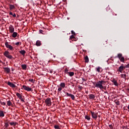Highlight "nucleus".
<instances>
[{
    "mask_svg": "<svg viewBox=\"0 0 129 129\" xmlns=\"http://www.w3.org/2000/svg\"><path fill=\"white\" fill-rule=\"evenodd\" d=\"M9 31L10 33H14V32L15 31V28H14V27L12 26V25H10L9 26Z\"/></svg>",
    "mask_w": 129,
    "mask_h": 129,
    "instance_id": "obj_9",
    "label": "nucleus"
},
{
    "mask_svg": "<svg viewBox=\"0 0 129 129\" xmlns=\"http://www.w3.org/2000/svg\"><path fill=\"white\" fill-rule=\"evenodd\" d=\"M29 81H31V82H33V79H29Z\"/></svg>",
    "mask_w": 129,
    "mask_h": 129,
    "instance_id": "obj_42",
    "label": "nucleus"
},
{
    "mask_svg": "<svg viewBox=\"0 0 129 129\" xmlns=\"http://www.w3.org/2000/svg\"><path fill=\"white\" fill-rule=\"evenodd\" d=\"M70 97H71L72 99H74L75 98V96H74V95L72 94L71 95Z\"/></svg>",
    "mask_w": 129,
    "mask_h": 129,
    "instance_id": "obj_33",
    "label": "nucleus"
},
{
    "mask_svg": "<svg viewBox=\"0 0 129 129\" xmlns=\"http://www.w3.org/2000/svg\"><path fill=\"white\" fill-rule=\"evenodd\" d=\"M22 88L24 90H26V91H32V88L29 87V86H27L25 85H23Z\"/></svg>",
    "mask_w": 129,
    "mask_h": 129,
    "instance_id": "obj_4",
    "label": "nucleus"
},
{
    "mask_svg": "<svg viewBox=\"0 0 129 129\" xmlns=\"http://www.w3.org/2000/svg\"><path fill=\"white\" fill-rule=\"evenodd\" d=\"M5 129H7V128H5Z\"/></svg>",
    "mask_w": 129,
    "mask_h": 129,
    "instance_id": "obj_49",
    "label": "nucleus"
},
{
    "mask_svg": "<svg viewBox=\"0 0 129 129\" xmlns=\"http://www.w3.org/2000/svg\"><path fill=\"white\" fill-rule=\"evenodd\" d=\"M19 52L20 54H21V55H23V56H25V54H26V51L24 50L19 51Z\"/></svg>",
    "mask_w": 129,
    "mask_h": 129,
    "instance_id": "obj_13",
    "label": "nucleus"
},
{
    "mask_svg": "<svg viewBox=\"0 0 129 129\" xmlns=\"http://www.w3.org/2000/svg\"><path fill=\"white\" fill-rule=\"evenodd\" d=\"M15 45H20V42H16Z\"/></svg>",
    "mask_w": 129,
    "mask_h": 129,
    "instance_id": "obj_39",
    "label": "nucleus"
},
{
    "mask_svg": "<svg viewBox=\"0 0 129 129\" xmlns=\"http://www.w3.org/2000/svg\"><path fill=\"white\" fill-rule=\"evenodd\" d=\"M118 57L119 59H120V58L122 57V54H121V53H119L118 54Z\"/></svg>",
    "mask_w": 129,
    "mask_h": 129,
    "instance_id": "obj_26",
    "label": "nucleus"
},
{
    "mask_svg": "<svg viewBox=\"0 0 129 129\" xmlns=\"http://www.w3.org/2000/svg\"><path fill=\"white\" fill-rule=\"evenodd\" d=\"M58 91H61V90H62V88H61V87L58 88Z\"/></svg>",
    "mask_w": 129,
    "mask_h": 129,
    "instance_id": "obj_38",
    "label": "nucleus"
},
{
    "mask_svg": "<svg viewBox=\"0 0 129 129\" xmlns=\"http://www.w3.org/2000/svg\"><path fill=\"white\" fill-rule=\"evenodd\" d=\"M9 15H10L11 16H12L13 17H14V18H16V14H13L12 12H10L9 13Z\"/></svg>",
    "mask_w": 129,
    "mask_h": 129,
    "instance_id": "obj_22",
    "label": "nucleus"
},
{
    "mask_svg": "<svg viewBox=\"0 0 129 129\" xmlns=\"http://www.w3.org/2000/svg\"><path fill=\"white\" fill-rule=\"evenodd\" d=\"M21 67L24 70H26V69H27V65L26 64L21 65Z\"/></svg>",
    "mask_w": 129,
    "mask_h": 129,
    "instance_id": "obj_17",
    "label": "nucleus"
},
{
    "mask_svg": "<svg viewBox=\"0 0 129 129\" xmlns=\"http://www.w3.org/2000/svg\"><path fill=\"white\" fill-rule=\"evenodd\" d=\"M4 116H5L4 111L0 110V117H4Z\"/></svg>",
    "mask_w": 129,
    "mask_h": 129,
    "instance_id": "obj_15",
    "label": "nucleus"
},
{
    "mask_svg": "<svg viewBox=\"0 0 129 129\" xmlns=\"http://www.w3.org/2000/svg\"><path fill=\"white\" fill-rule=\"evenodd\" d=\"M92 116L93 118H97V114L94 112H91Z\"/></svg>",
    "mask_w": 129,
    "mask_h": 129,
    "instance_id": "obj_10",
    "label": "nucleus"
},
{
    "mask_svg": "<svg viewBox=\"0 0 129 129\" xmlns=\"http://www.w3.org/2000/svg\"><path fill=\"white\" fill-rule=\"evenodd\" d=\"M7 105H8V106H12V105H13V103H12V102H11L10 100L7 101Z\"/></svg>",
    "mask_w": 129,
    "mask_h": 129,
    "instance_id": "obj_16",
    "label": "nucleus"
},
{
    "mask_svg": "<svg viewBox=\"0 0 129 129\" xmlns=\"http://www.w3.org/2000/svg\"><path fill=\"white\" fill-rule=\"evenodd\" d=\"M113 83L115 85V86H117L118 85V84H117V82L115 81V80H113L112 81Z\"/></svg>",
    "mask_w": 129,
    "mask_h": 129,
    "instance_id": "obj_21",
    "label": "nucleus"
},
{
    "mask_svg": "<svg viewBox=\"0 0 129 129\" xmlns=\"http://www.w3.org/2000/svg\"><path fill=\"white\" fill-rule=\"evenodd\" d=\"M85 118H86V119H88V120L90 119V118L88 116H86Z\"/></svg>",
    "mask_w": 129,
    "mask_h": 129,
    "instance_id": "obj_36",
    "label": "nucleus"
},
{
    "mask_svg": "<svg viewBox=\"0 0 129 129\" xmlns=\"http://www.w3.org/2000/svg\"><path fill=\"white\" fill-rule=\"evenodd\" d=\"M65 72L66 73H68V70H66Z\"/></svg>",
    "mask_w": 129,
    "mask_h": 129,
    "instance_id": "obj_43",
    "label": "nucleus"
},
{
    "mask_svg": "<svg viewBox=\"0 0 129 129\" xmlns=\"http://www.w3.org/2000/svg\"><path fill=\"white\" fill-rule=\"evenodd\" d=\"M54 128H55V129H60V126H59V125H55L54 126Z\"/></svg>",
    "mask_w": 129,
    "mask_h": 129,
    "instance_id": "obj_28",
    "label": "nucleus"
},
{
    "mask_svg": "<svg viewBox=\"0 0 129 129\" xmlns=\"http://www.w3.org/2000/svg\"><path fill=\"white\" fill-rule=\"evenodd\" d=\"M36 46H41V41L39 40L37 41L36 43Z\"/></svg>",
    "mask_w": 129,
    "mask_h": 129,
    "instance_id": "obj_20",
    "label": "nucleus"
},
{
    "mask_svg": "<svg viewBox=\"0 0 129 129\" xmlns=\"http://www.w3.org/2000/svg\"><path fill=\"white\" fill-rule=\"evenodd\" d=\"M119 59H120L121 62H123L124 61V57H122Z\"/></svg>",
    "mask_w": 129,
    "mask_h": 129,
    "instance_id": "obj_30",
    "label": "nucleus"
},
{
    "mask_svg": "<svg viewBox=\"0 0 129 129\" xmlns=\"http://www.w3.org/2000/svg\"><path fill=\"white\" fill-rule=\"evenodd\" d=\"M124 69H125V67H123V66H121L119 67L118 70V71H119L120 72V73H121V72H122V71L124 70Z\"/></svg>",
    "mask_w": 129,
    "mask_h": 129,
    "instance_id": "obj_8",
    "label": "nucleus"
},
{
    "mask_svg": "<svg viewBox=\"0 0 129 129\" xmlns=\"http://www.w3.org/2000/svg\"><path fill=\"white\" fill-rule=\"evenodd\" d=\"M7 84L9 85V86H10V87H12V88H16V85L14 84L11 82H8Z\"/></svg>",
    "mask_w": 129,
    "mask_h": 129,
    "instance_id": "obj_5",
    "label": "nucleus"
},
{
    "mask_svg": "<svg viewBox=\"0 0 129 129\" xmlns=\"http://www.w3.org/2000/svg\"><path fill=\"white\" fill-rule=\"evenodd\" d=\"M127 107H128V109L129 110V105H128Z\"/></svg>",
    "mask_w": 129,
    "mask_h": 129,
    "instance_id": "obj_45",
    "label": "nucleus"
},
{
    "mask_svg": "<svg viewBox=\"0 0 129 129\" xmlns=\"http://www.w3.org/2000/svg\"><path fill=\"white\" fill-rule=\"evenodd\" d=\"M19 99H21V100L23 102H24V100L23 99V97H22V98H19Z\"/></svg>",
    "mask_w": 129,
    "mask_h": 129,
    "instance_id": "obj_40",
    "label": "nucleus"
},
{
    "mask_svg": "<svg viewBox=\"0 0 129 129\" xmlns=\"http://www.w3.org/2000/svg\"><path fill=\"white\" fill-rule=\"evenodd\" d=\"M9 8H10V10H14V9H15V6L10 4L9 5Z\"/></svg>",
    "mask_w": 129,
    "mask_h": 129,
    "instance_id": "obj_18",
    "label": "nucleus"
},
{
    "mask_svg": "<svg viewBox=\"0 0 129 129\" xmlns=\"http://www.w3.org/2000/svg\"><path fill=\"white\" fill-rule=\"evenodd\" d=\"M89 98L90 99H94V98H95V95H93V94H90L89 95Z\"/></svg>",
    "mask_w": 129,
    "mask_h": 129,
    "instance_id": "obj_12",
    "label": "nucleus"
},
{
    "mask_svg": "<svg viewBox=\"0 0 129 129\" xmlns=\"http://www.w3.org/2000/svg\"><path fill=\"white\" fill-rule=\"evenodd\" d=\"M105 82L104 81H100L97 82L95 86V87H97V88H100V89H104V87H103V85H105Z\"/></svg>",
    "mask_w": 129,
    "mask_h": 129,
    "instance_id": "obj_1",
    "label": "nucleus"
},
{
    "mask_svg": "<svg viewBox=\"0 0 129 129\" xmlns=\"http://www.w3.org/2000/svg\"><path fill=\"white\" fill-rule=\"evenodd\" d=\"M71 94H69V93H67V96H70L71 97Z\"/></svg>",
    "mask_w": 129,
    "mask_h": 129,
    "instance_id": "obj_34",
    "label": "nucleus"
},
{
    "mask_svg": "<svg viewBox=\"0 0 129 129\" xmlns=\"http://www.w3.org/2000/svg\"><path fill=\"white\" fill-rule=\"evenodd\" d=\"M69 74L70 75V76H73V75H74V72H70L69 73Z\"/></svg>",
    "mask_w": 129,
    "mask_h": 129,
    "instance_id": "obj_27",
    "label": "nucleus"
},
{
    "mask_svg": "<svg viewBox=\"0 0 129 129\" xmlns=\"http://www.w3.org/2000/svg\"><path fill=\"white\" fill-rule=\"evenodd\" d=\"M85 62H86L87 63H88V62H89V59L88 58V56H86L85 57Z\"/></svg>",
    "mask_w": 129,
    "mask_h": 129,
    "instance_id": "obj_19",
    "label": "nucleus"
},
{
    "mask_svg": "<svg viewBox=\"0 0 129 129\" xmlns=\"http://www.w3.org/2000/svg\"><path fill=\"white\" fill-rule=\"evenodd\" d=\"M0 22H1V19H0Z\"/></svg>",
    "mask_w": 129,
    "mask_h": 129,
    "instance_id": "obj_48",
    "label": "nucleus"
},
{
    "mask_svg": "<svg viewBox=\"0 0 129 129\" xmlns=\"http://www.w3.org/2000/svg\"><path fill=\"white\" fill-rule=\"evenodd\" d=\"M12 71H14V69H12Z\"/></svg>",
    "mask_w": 129,
    "mask_h": 129,
    "instance_id": "obj_46",
    "label": "nucleus"
},
{
    "mask_svg": "<svg viewBox=\"0 0 129 129\" xmlns=\"http://www.w3.org/2000/svg\"><path fill=\"white\" fill-rule=\"evenodd\" d=\"M96 69L98 72H100V69H101L100 67H98L96 68Z\"/></svg>",
    "mask_w": 129,
    "mask_h": 129,
    "instance_id": "obj_31",
    "label": "nucleus"
},
{
    "mask_svg": "<svg viewBox=\"0 0 129 129\" xmlns=\"http://www.w3.org/2000/svg\"><path fill=\"white\" fill-rule=\"evenodd\" d=\"M121 77H122V78H125V77H126V75L124 74H121Z\"/></svg>",
    "mask_w": 129,
    "mask_h": 129,
    "instance_id": "obj_29",
    "label": "nucleus"
},
{
    "mask_svg": "<svg viewBox=\"0 0 129 129\" xmlns=\"http://www.w3.org/2000/svg\"><path fill=\"white\" fill-rule=\"evenodd\" d=\"M17 36H18V33L17 32H13V33L12 34V37L13 38H16Z\"/></svg>",
    "mask_w": 129,
    "mask_h": 129,
    "instance_id": "obj_14",
    "label": "nucleus"
},
{
    "mask_svg": "<svg viewBox=\"0 0 129 129\" xmlns=\"http://www.w3.org/2000/svg\"><path fill=\"white\" fill-rule=\"evenodd\" d=\"M0 103L2 105H6V102H0Z\"/></svg>",
    "mask_w": 129,
    "mask_h": 129,
    "instance_id": "obj_32",
    "label": "nucleus"
},
{
    "mask_svg": "<svg viewBox=\"0 0 129 129\" xmlns=\"http://www.w3.org/2000/svg\"><path fill=\"white\" fill-rule=\"evenodd\" d=\"M4 55L5 57L8 58V59H13V56L12 55H10V52L8 51H5V52H4Z\"/></svg>",
    "mask_w": 129,
    "mask_h": 129,
    "instance_id": "obj_2",
    "label": "nucleus"
},
{
    "mask_svg": "<svg viewBox=\"0 0 129 129\" xmlns=\"http://www.w3.org/2000/svg\"><path fill=\"white\" fill-rule=\"evenodd\" d=\"M39 32H40L41 34H42V33H43V30H39Z\"/></svg>",
    "mask_w": 129,
    "mask_h": 129,
    "instance_id": "obj_41",
    "label": "nucleus"
},
{
    "mask_svg": "<svg viewBox=\"0 0 129 129\" xmlns=\"http://www.w3.org/2000/svg\"><path fill=\"white\" fill-rule=\"evenodd\" d=\"M4 123H5V125H4V126L5 127V128H4V129H8V127H9V122H7V121H5V122H4Z\"/></svg>",
    "mask_w": 129,
    "mask_h": 129,
    "instance_id": "obj_11",
    "label": "nucleus"
},
{
    "mask_svg": "<svg viewBox=\"0 0 129 129\" xmlns=\"http://www.w3.org/2000/svg\"><path fill=\"white\" fill-rule=\"evenodd\" d=\"M71 33H72V34H73V35H75V32H74V31L73 30H72L71 31Z\"/></svg>",
    "mask_w": 129,
    "mask_h": 129,
    "instance_id": "obj_37",
    "label": "nucleus"
},
{
    "mask_svg": "<svg viewBox=\"0 0 129 129\" xmlns=\"http://www.w3.org/2000/svg\"><path fill=\"white\" fill-rule=\"evenodd\" d=\"M3 69L4 70L5 72L8 74L11 72V69H10V68H3Z\"/></svg>",
    "mask_w": 129,
    "mask_h": 129,
    "instance_id": "obj_6",
    "label": "nucleus"
},
{
    "mask_svg": "<svg viewBox=\"0 0 129 129\" xmlns=\"http://www.w3.org/2000/svg\"><path fill=\"white\" fill-rule=\"evenodd\" d=\"M45 103H46V104H47V105H48V106L51 105V99L50 98L46 99L45 100Z\"/></svg>",
    "mask_w": 129,
    "mask_h": 129,
    "instance_id": "obj_7",
    "label": "nucleus"
},
{
    "mask_svg": "<svg viewBox=\"0 0 129 129\" xmlns=\"http://www.w3.org/2000/svg\"><path fill=\"white\" fill-rule=\"evenodd\" d=\"M2 63H3V64H5V62H3Z\"/></svg>",
    "mask_w": 129,
    "mask_h": 129,
    "instance_id": "obj_47",
    "label": "nucleus"
},
{
    "mask_svg": "<svg viewBox=\"0 0 129 129\" xmlns=\"http://www.w3.org/2000/svg\"><path fill=\"white\" fill-rule=\"evenodd\" d=\"M70 39H74V35H72L70 37Z\"/></svg>",
    "mask_w": 129,
    "mask_h": 129,
    "instance_id": "obj_35",
    "label": "nucleus"
},
{
    "mask_svg": "<svg viewBox=\"0 0 129 129\" xmlns=\"http://www.w3.org/2000/svg\"><path fill=\"white\" fill-rule=\"evenodd\" d=\"M0 63H3V61L0 60Z\"/></svg>",
    "mask_w": 129,
    "mask_h": 129,
    "instance_id": "obj_44",
    "label": "nucleus"
},
{
    "mask_svg": "<svg viewBox=\"0 0 129 129\" xmlns=\"http://www.w3.org/2000/svg\"><path fill=\"white\" fill-rule=\"evenodd\" d=\"M10 124L11 125H16L17 124V122H12L10 123Z\"/></svg>",
    "mask_w": 129,
    "mask_h": 129,
    "instance_id": "obj_25",
    "label": "nucleus"
},
{
    "mask_svg": "<svg viewBox=\"0 0 129 129\" xmlns=\"http://www.w3.org/2000/svg\"><path fill=\"white\" fill-rule=\"evenodd\" d=\"M60 87H62V88H64L65 87V84L64 83H61L60 84Z\"/></svg>",
    "mask_w": 129,
    "mask_h": 129,
    "instance_id": "obj_23",
    "label": "nucleus"
},
{
    "mask_svg": "<svg viewBox=\"0 0 129 129\" xmlns=\"http://www.w3.org/2000/svg\"><path fill=\"white\" fill-rule=\"evenodd\" d=\"M17 96L19 98H22V96L21 95V94L19 93H17L16 94Z\"/></svg>",
    "mask_w": 129,
    "mask_h": 129,
    "instance_id": "obj_24",
    "label": "nucleus"
},
{
    "mask_svg": "<svg viewBox=\"0 0 129 129\" xmlns=\"http://www.w3.org/2000/svg\"><path fill=\"white\" fill-rule=\"evenodd\" d=\"M5 46L6 48H7L8 49H10L11 51H13V50H14V47L12 45L9 44V42L7 41L5 42Z\"/></svg>",
    "mask_w": 129,
    "mask_h": 129,
    "instance_id": "obj_3",
    "label": "nucleus"
}]
</instances>
